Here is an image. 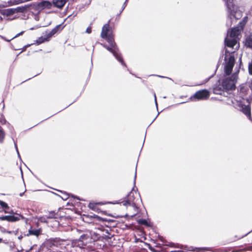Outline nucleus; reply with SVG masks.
Instances as JSON below:
<instances>
[{
  "label": "nucleus",
  "instance_id": "15",
  "mask_svg": "<svg viewBox=\"0 0 252 252\" xmlns=\"http://www.w3.org/2000/svg\"><path fill=\"white\" fill-rule=\"evenodd\" d=\"M245 45L246 46L252 48V32L246 38Z\"/></svg>",
  "mask_w": 252,
  "mask_h": 252
},
{
  "label": "nucleus",
  "instance_id": "32",
  "mask_svg": "<svg viewBox=\"0 0 252 252\" xmlns=\"http://www.w3.org/2000/svg\"><path fill=\"white\" fill-rule=\"evenodd\" d=\"M86 32L88 33H91L92 32V28L91 27H88L87 29H86Z\"/></svg>",
  "mask_w": 252,
  "mask_h": 252
},
{
  "label": "nucleus",
  "instance_id": "37",
  "mask_svg": "<svg viewBox=\"0 0 252 252\" xmlns=\"http://www.w3.org/2000/svg\"><path fill=\"white\" fill-rule=\"evenodd\" d=\"M55 225H58L59 224V222L58 220H56L55 221V224H54Z\"/></svg>",
  "mask_w": 252,
  "mask_h": 252
},
{
  "label": "nucleus",
  "instance_id": "5",
  "mask_svg": "<svg viewBox=\"0 0 252 252\" xmlns=\"http://www.w3.org/2000/svg\"><path fill=\"white\" fill-rule=\"evenodd\" d=\"M232 104H234V107L242 111L248 118L252 122L251 113V107L249 105H244L243 102L240 100H232Z\"/></svg>",
  "mask_w": 252,
  "mask_h": 252
},
{
  "label": "nucleus",
  "instance_id": "26",
  "mask_svg": "<svg viewBox=\"0 0 252 252\" xmlns=\"http://www.w3.org/2000/svg\"><path fill=\"white\" fill-rule=\"evenodd\" d=\"M88 236L87 234H83L81 235L79 239V240L80 241H83L84 240H86L88 238Z\"/></svg>",
  "mask_w": 252,
  "mask_h": 252
},
{
  "label": "nucleus",
  "instance_id": "33",
  "mask_svg": "<svg viewBox=\"0 0 252 252\" xmlns=\"http://www.w3.org/2000/svg\"><path fill=\"white\" fill-rule=\"evenodd\" d=\"M127 1H128V0H126L125 2H124V3L123 4L122 11H123L125 9V7L126 6V2Z\"/></svg>",
  "mask_w": 252,
  "mask_h": 252
},
{
  "label": "nucleus",
  "instance_id": "43",
  "mask_svg": "<svg viewBox=\"0 0 252 252\" xmlns=\"http://www.w3.org/2000/svg\"><path fill=\"white\" fill-rule=\"evenodd\" d=\"M225 52L227 53L230 52V51H228L227 49H226ZM230 52H233V51H230Z\"/></svg>",
  "mask_w": 252,
  "mask_h": 252
},
{
  "label": "nucleus",
  "instance_id": "24",
  "mask_svg": "<svg viewBox=\"0 0 252 252\" xmlns=\"http://www.w3.org/2000/svg\"><path fill=\"white\" fill-rule=\"evenodd\" d=\"M60 25H57V26H56L53 29H52L51 31H50V32L53 34V35L56 33L57 32L59 31L60 28Z\"/></svg>",
  "mask_w": 252,
  "mask_h": 252
},
{
  "label": "nucleus",
  "instance_id": "3",
  "mask_svg": "<svg viewBox=\"0 0 252 252\" xmlns=\"http://www.w3.org/2000/svg\"><path fill=\"white\" fill-rule=\"evenodd\" d=\"M108 43L109 44V45L108 46L106 44H101L104 48H105L107 50L110 51L112 53L113 56L116 58V59L121 63V64L125 66H126V64L123 61V58L121 56V54L119 52V50L116 45L115 42H114V39H111L110 38H108L106 39Z\"/></svg>",
  "mask_w": 252,
  "mask_h": 252
},
{
  "label": "nucleus",
  "instance_id": "41",
  "mask_svg": "<svg viewBox=\"0 0 252 252\" xmlns=\"http://www.w3.org/2000/svg\"><path fill=\"white\" fill-rule=\"evenodd\" d=\"M250 87L251 90L252 91V81L251 82Z\"/></svg>",
  "mask_w": 252,
  "mask_h": 252
},
{
  "label": "nucleus",
  "instance_id": "45",
  "mask_svg": "<svg viewBox=\"0 0 252 252\" xmlns=\"http://www.w3.org/2000/svg\"><path fill=\"white\" fill-rule=\"evenodd\" d=\"M3 242V240L2 239L0 238V243Z\"/></svg>",
  "mask_w": 252,
  "mask_h": 252
},
{
  "label": "nucleus",
  "instance_id": "2",
  "mask_svg": "<svg viewBox=\"0 0 252 252\" xmlns=\"http://www.w3.org/2000/svg\"><path fill=\"white\" fill-rule=\"evenodd\" d=\"M242 30L243 29H241V27L239 25L238 26L232 28L230 32H228L224 39L225 46L237 49L238 48V46L237 45L238 36Z\"/></svg>",
  "mask_w": 252,
  "mask_h": 252
},
{
  "label": "nucleus",
  "instance_id": "23",
  "mask_svg": "<svg viewBox=\"0 0 252 252\" xmlns=\"http://www.w3.org/2000/svg\"><path fill=\"white\" fill-rule=\"evenodd\" d=\"M4 136L5 133L1 127L0 126V142H2L3 141Z\"/></svg>",
  "mask_w": 252,
  "mask_h": 252
},
{
  "label": "nucleus",
  "instance_id": "4",
  "mask_svg": "<svg viewBox=\"0 0 252 252\" xmlns=\"http://www.w3.org/2000/svg\"><path fill=\"white\" fill-rule=\"evenodd\" d=\"M137 189H132L131 192L127 195V200L123 202V205L131 206L135 210L137 209V204L139 201H141L140 194L137 192Z\"/></svg>",
  "mask_w": 252,
  "mask_h": 252
},
{
  "label": "nucleus",
  "instance_id": "6",
  "mask_svg": "<svg viewBox=\"0 0 252 252\" xmlns=\"http://www.w3.org/2000/svg\"><path fill=\"white\" fill-rule=\"evenodd\" d=\"M237 76V73H235L231 77H227L224 79L222 82V87L223 89L226 90H232L235 89Z\"/></svg>",
  "mask_w": 252,
  "mask_h": 252
},
{
  "label": "nucleus",
  "instance_id": "36",
  "mask_svg": "<svg viewBox=\"0 0 252 252\" xmlns=\"http://www.w3.org/2000/svg\"><path fill=\"white\" fill-rule=\"evenodd\" d=\"M24 32H21L20 33H18L17 35H16L14 37H17L18 36H19L20 35H21L23 34V33Z\"/></svg>",
  "mask_w": 252,
  "mask_h": 252
},
{
  "label": "nucleus",
  "instance_id": "29",
  "mask_svg": "<svg viewBox=\"0 0 252 252\" xmlns=\"http://www.w3.org/2000/svg\"><path fill=\"white\" fill-rule=\"evenodd\" d=\"M249 72L250 74L252 75V61L249 64Z\"/></svg>",
  "mask_w": 252,
  "mask_h": 252
},
{
  "label": "nucleus",
  "instance_id": "31",
  "mask_svg": "<svg viewBox=\"0 0 252 252\" xmlns=\"http://www.w3.org/2000/svg\"><path fill=\"white\" fill-rule=\"evenodd\" d=\"M10 5V2H4L3 4H0V7H6V6H9Z\"/></svg>",
  "mask_w": 252,
  "mask_h": 252
},
{
  "label": "nucleus",
  "instance_id": "44",
  "mask_svg": "<svg viewBox=\"0 0 252 252\" xmlns=\"http://www.w3.org/2000/svg\"><path fill=\"white\" fill-rule=\"evenodd\" d=\"M1 123H2V124H4V123H5V120H4L3 122H2V121H1Z\"/></svg>",
  "mask_w": 252,
  "mask_h": 252
},
{
  "label": "nucleus",
  "instance_id": "40",
  "mask_svg": "<svg viewBox=\"0 0 252 252\" xmlns=\"http://www.w3.org/2000/svg\"><path fill=\"white\" fill-rule=\"evenodd\" d=\"M171 252H184L182 251H171Z\"/></svg>",
  "mask_w": 252,
  "mask_h": 252
},
{
  "label": "nucleus",
  "instance_id": "16",
  "mask_svg": "<svg viewBox=\"0 0 252 252\" xmlns=\"http://www.w3.org/2000/svg\"><path fill=\"white\" fill-rule=\"evenodd\" d=\"M46 216L48 219H58L59 217L58 214L56 213L54 211L49 212Z\"/></svg>",
  "mask_w": 252,
  "mask_h": 252
},
{
  "label": "nucleus",
  "instance_id": "9",
  "mask_svg": "<svg viewBox=\"0 0 252 252\" xmlns=\"http://www.w3.org/2000/svg\"><path fill=\"white\" fill-rule=\"evenodd\" d=\"M109 22L110 21H109L107 24H105L103 26L101 33V37L103 38H105V39H107L108 38L114 39L112 31L109 26Z\"/></svg>",
  "mask_w": 252,
  "mask_h": 252
},
{
  "label": "nucleus",
  "instance_id": "30",
  "mask_svg": "<svg viewBox=\"0 0 252 252\" xmlns=\"http://www.w3.org/2000/svg\"><path fill=\"white\" fill-rule=\"evenodd\" d=\"M203 249V248H195L193 249L192 251L196 252H202Z\"/></svg>",
  "mask_w": 252,
  "mask_h": 252
},
{
  "label": "nucleus",
  "instance_id": "35",
  "mask_svg": "<svg viewBox=\"0 0 252 252\" xmlns=\"http://www.w3.org/2000/svg\"><path fill=\"white\" fill-rule=\"evenodd\" d=\"M154 96H155V103H156V105L157 107H158V104H157L156 96V94H154Z\"/></svg>",
  "mask_w": 252,
  "mask_h": 252
},
{
  "label": "nucleus",
  "instance_id": "47",
  "mask_svg": "<svg viewBox=\"0 0 252 252\" xmlns=\"http://www.w3.org/2000/svg\"><path fill=\"white\" fill-rule=\"evenodd\" d=\"M159 77H161V78H163L164 77L163 76H158Z\"/></svg>",
  "mask_w": 252,
  "mask_h": 252
},
{
  "label": "nucleus",
  "instance_id": "8",
  "mask_svg": "<svg viewBox=\"0 0 252 252\" xmlns=\"http://www.w3.org/2000/svg\"><path fill=\"white\" fill-rule=\"evenodd\" d=\"M209 92L206 90H202L197 91L191 96L190 99L192 101L204 100L209 97Z\"/></svg>",
  "mask_w": 252,
  "mask_h": 252
},
{
  "label": "nucleus",
  "instance_id": "12",
  "mask_svg": "<svg viewBox=\"0 0 252 252\" xmlns=\"http://www.w3.org/2000/svg\"><path fill=\"white\" fill-rule=\"evenodd\" d=\"M68 0H52L53 5L60 9H62Z\"/></svg>",
  "mask_w": 252,
  "mask_h": 252
},
{
  "label": "nucleus",
  "instance_id": "27",
  "mask_svg": "<svg viewBox=\"0 0 252 252\" xmlns=\"http://www.w3.org/2000/svg\"><path fill=\"white\" fill-rule=\"evenodd\" d=\"M44 35V36H45L46 41H48L50 40V38L53 35V34H52L50 32H46V34Z\"/></svg>",
  "mask_w": 252,
  "mask_h": 252
},
{
  "label": "nucleus",
  "instance_id": "42",
  "mask_svg": "<svg viewBox=\"0 0 252 252\" xmlns=\"http://www.w3.org/2000/svg\"><path fill=\"white\" fill-rule=\"evenodd\" d=\"M136 177V171H135V175H134V182H135Z\"/></svg>",
  "mask_w": 252,
  "mask_h": 252
},
{
  "label": "nucleus",
  "instance_id": "21",
  "mask_svg": "<svg viewBox=\"0 0 252 252\" xmlns=\"http://www.w3.org/2000/svg\"><path fill=\"white\" fill-rule=\"evenodd\" d=\"M26 9V7L24 6H19L17 7L16 8H14V10H15V13L17 12H24Z\"/></svg>",
  "mask_w": 252,
  "mask_h": 252
},
{
  "label": "nucleus",
  "instance_id": "7",
  "mask_svg": "<svg viewBox=\"0 0 252 252\" xmlns=\"http://www.w3.org/2000/svg\"><path fill=\"white\" fill-rule=\"evenodd\" d=\"M225 64L224 66V73L226 75L231 74L235 63V59L233 56L230 55L227 57L226 54L225 57Z\"/></svg>",
  "mask_w": 252,
  "mask_h": 252
},
{
  "label": "nucleus",
  "instance_id": "14",
  "mask_svg": "<svg viewBox=\"0 0 252 252\" xmlns=\"http://www.w3.org/2000/svg\"><path fill=\"white\" fill-rule=\"evenodd\" d=\"M40 229H32V227H31V228L29 230L28 233L27 234V235L29 236L30 235L38 236L40 234Z\"/></svg>",
  "mask_w": 252,
  "mask_h": 252
},
{
  "label": "nucleus",
  "instance_id": "49",
  "mask_svg": "<svg viewBox=\"0 0 252 252\" xmlns=\"http://www.w3.org/2000/svg\"><path fill=\"white\" fill-rule=\"evenodd\" d=\"M22 194H23V193H20V196H22Z\"/></svg>",
  "mask_w": 252,
  "mask_h": 252
},
{
  "label": "nucleus",
  "instance_id": "25",
  "mask_svg": "<svg viewBox=\"0 0 252 252\" xmlns=\"http://www.w3.org/2000/svg\"><path fill=\"white\" fill-rule=\"evenodd\" d=\"M48 218L47 217V216H45L44 217H40L38 220L42 222H45V223H48L49 221L48 220Z\"/></svg>",
  "mask_w": 252,
  "mask_h": 252
},
{
  "label": "nucleus",
  "instance_id": "46",
  "mask_svg": "<svg viewBox=\"0 0 252 252\" xmlns=\"http://www.w3.org/2000/svg\"><path fill=\"white\" fill-rule=\"evenodd\" d=\"M211 77H210V78H208V79H207V80L205 81V82H207L209 80V79H210Z\"/></svg>",
  "mask_w": 252,
  "mask_h": 252
},
{
  "label": "nucleus",
  "instance_id": "13",
  "mask_svg": "<svg viewBox=\"0 0 252 252\" xmlns=\"http://www.w3.org/2000/svg\"><path fill=\"white\" fill-rule=\"evenodd\" d=\"M15 10L13 8L3 9L0 10L1 15L6 16H10L15 14Z\"/></svg>",
  "mask_w": 252,
  "mask_h": 252
},
{
  "label": "nucleus",
  "instance_id": "28",
  "mask_svg": "<svg viewBox=\"0 0 252 252\" xmlns=\"http://www.w3.org/2000/svg\"><path fill=\"white\" fill-rule=\"evenodd\" d=\"M0 230L2 233H6L11 234L13 233L12 231H7L4 228L1 227H0Z\"/></svg>",
  "mask_w": 252,
  "mask_h": 252
},
{
  "label": "nucleus",
  "instance_id": "38",
  "mask_svg": "<svg viewBox=\"0 0 252 252\" xmlns=\"http://www.w3.org/2000/svg\"><path fill=\"white\" fill-rule=\"evenodd\" d=\"M12 232H13V233L12 234H15V235H17V234L18 233V231L17 230H16V231H12Z\"/></svg>",
  "mask_w": 252,
  "mask_h": 252
},
{
  "label": "nucleus",
  "instance_id": "19",
  "mask_svg": "<svg viewBox=\"0 0 252 252\" xmlns=\"http://www.w3.org/2000/svg\"><path fill=\"white\" fill-rule=\"evenodd\" d=\"M248 21V17H245L243 20L239 22V25L241 27V29H243L244 27L246 25L247 22Z\"/></svg>",
  "mask_w": 252,
  "mask_h": 252
},
{
  "label": "nucleus",
  "instance_id": "39",
  "mask_svg": "<svg viewBox=\"0 0 252 252\" xmlns=\"http://www.w3.org/2000/svg\"><path fill=\"white\" fill-rule=\"evenodd\" d=\"M18 239H19V240H21V239L23 238V236H22V235H20V236H19L18 237Z\"/></svg>",
  "mask_w": 252,
  "mask_h": 252
},
{
  "label": "nucleus",
  "instance_id": "50",
  "mask_svg": "<svg viewBox=\"0 0 252 252\" xmlns=\"http://www.w3.org/2000/svg\"><path fill=\"white\" fill-rule=\"evenodd\" d=\"M31 250L32 251L33 250V249L32 248H31Z\"/></svg>",
  "mask_w": 252,
  "mask_h": 252
},
{
  "label": "nucleus",
  "instance_id": "48",
  "mask_svg": "<svg viewBox=\"0 0 252 252\" xmlns=\"http://www.w3.org/2000/svg\"><path fill=\"white\" fill-rule=\"evenodd\" d=\"M77 198L78 200H80V199L78 197H76Z\"/></svg>",
  "mask_w": 252,
  "mask_h": 252
},
{
  "label": "nucleus",
  "instance_id": "22",
  "mask_svg": "<svg viewBox=\"0 0 252 252\" xmlns=\"http://www.w3.org/2000/svg\"><path fill=\"white\" fill-rule=\"evenodd\" d=\"M214 93L216 94H221V92L223 91V90H221V88L219 87H216L215 88H214L213 90Z\"/></svg>",
  "mask_w": 252,
  "mask_h": 252
},
{
  "label": "nucleus",
  "instance_id": "20",
  "mask_svg": "<svg viewBox=\"0 0 252 252\" xmlns=\"http://www.w3.org/2000/svg\"><path fill=\"white\" fill-rule=\"evenodd\" d=\"M45 41H46L45 36H44V35L41 36V37H39L36 40V43H37V44H41Z\"/></svg>",
  "mask_w": 252,
  "mask_h": 252
},
{
  "label": "nucleus",
  "instance_id": "18",
  "mask_svg": "<svg viewBox=\"0 0 252 252\" xmlns=\"http://www.w3.org/2000/svg\"><path fill=\"white\" fill-rule=\"evenodd\" d=\"M100 203H98V204H100ZM97 203H90L88 206L92 210L95 211H98V209L97 208Z\"/></svg>",
  "mask_w": 252,
  "mask_h": 252
},
{
  "label": "nucleus",
  "instance_id": "1",
  "mask_svg": "<svg viewBox=\"0 0 252 252\" xmlns=\"http://www.w3.org/2000/svg\"><path fill=\"white\" fill-rule=\"evenodd\" d=\"M225 2L226 7L227 18L226 25L227 27H230L233 23H236L237 20L242 16V13L236 5L234 2V0H223Z\"/></svg>",
  "mask_w": 252,
  "mask_h": 252
},
{
  "label": "nucleus",
  "instance_id": "17",
  "mask_svg": "<svg viewBox=\"0 0 252 252\" xmlns=\"http://www.w3.org/2000/svg\"><path fill=\"white\" fill-rule=\"evenodd\" d=\"M0 207L4 209V212L6 213H9V212L8 211L9 209V207L8 206L7 204L5 202L0 200Z\"/></svg>",
  "mask_w": 252,
  "mask_h": 252
},
{
  "label": "nucleus",
  "instance_id": "34",
  "mask_svg": "<svg viewBox=\"0 0 252 252\" xmlns=\"http://www.w3.org/2000/svg\"><path fill=\"white\" fill-rule=\"evenodd\" d=\"M15 147L16 150V151H17V154H18V157H20V154H19V153L18 150L17 146V145L16 144V143H15Z\"/></svg>",
  "mask_w": 252,
  "mask_h": 252
},
{
  "label": "nucleus",
  "instance_id": "11",
  "mask_svg": "<svg viewBox=\"0 0 252 252\" xmlns=\"http://www.w3.org/2000/svg\"><path fill=\"white\" fill-rule=\"evenodd\" d=\"M53 3L47 0H43L38 4V6L41 9H51L53 6Z\"/></svg>",
  "mask_w": 252,
  "mask_h": 252
},
{
  "label": "nucleus",
  "instance_id": "10",
  "mask_svg": "<svg viewBox=\"0 0 252 252\" xmlns=\"http://www.w3.org/2000/svg\"><path fill=\"white\" fill-rule=\"evenodd\" d=\"M20 217L23 218L22 216L21 215H20L19 217L14 216H3L0 217V220L14 222L19 220H20Z\"/></svg>",
  "mask_w": 252,
  "mask_h": 252
}]
</instances>
